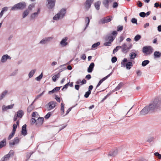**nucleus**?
Listing matches in <instances>:
<instances>
[{"mask_svg":"<svg viewBox=\"0 0 161 161\" xmlns=\"http://www.w3.org/2000/svg\"><path fill=\"white\" fill-rule=\"evenodd\" d=\"M31 122L32 123L34 124L35 123H36V120L34 118H32L31 119Z\"/></svg>","mask_w":161,"mask_h":161,"instance_id":"nucleus-62","label":"nucleus"},{"mask_svg":"<svg viewBox=\"0 0 161 161\" xmlns=\"http://www.w3.org/2000/svg\"><path fill=\"white\" fill-rule=\"evenodd\" d=\"M44 118L42 117H39L36 120V125L37 126L42 125L43 122Z\"/></svg>","mask_w":161,"mask_h":161,"instance_id":"nucleus-12","label":"nucleus"},{"mask_svg":"<svg viewBox=\"0 0 161 161\" xmlns=\"http://www.w3.org/2000/svg\"><path fill=\"white\" fill-rule=\"evenodd\" d=\"M112 17L111 16H108L103 18L101 19L99 21V24H103L109 22L112 20Z\"/></svg>","mask_w":161,"mask_h":161,"instance_id":"nucleus-6","label":"nucleus"},{"mask_svg":"<svg viewBox=\"0 0 161 161\" xmlns=\"http://www.w3.org/2000/svg\"><path fill=\"white\" fill-rule=\"evenodd\" d=\"M39 116L38 113L36 112H34L32 114V116L34 117H38Z\"/></svg>","mask_w":161,"mask_h":161,"instance_id":"nucleus-51","label":"nucleus"},{"mask_svg":"<svg viewBox=\"0 0 161 161\" xmlns=\"http://www.w3.org/2000/svg\"><path fill=\"white\" fill-rule=\"evenodd\" d=\"M117 60V58L116 57H113L111 59V61L112 63H115Z\"/></svg>","mask_w":161,"mask_h":161,"instance_id":"nucleus-54","label":"nucleus"},{"mask_svg":"<svg viewBox=\"0 0 161 161\" xmlns=\"http://www.w3.org/2000/svg\"><path fill=\"white\" fill-rule=\"evenodd\" d=\"M53 39V37H45L42 39L39 42L40 44H44L49 42Z\"/></svg>","mask_w":161,"mask_h":161,"instance_id":"nucleus-8","label":"nucleus"},{"mask_svg":"<svg viewBox=\"0 0 161 161\" xmlns=\"http://www.w3.org/2000/svg\"><path fill=\"white\" fill-rule=\"evenodd\" d=\"M153 137H151V138H150L148 139L147 141V142H152L153 140Z\"/></svg>","mask_w":161,"mask_h":161,"instance_id":"nucleus-63","label":"nucleus"},{"mask_svg":"<svg viewBox=\"0 0 161 161\" xmlns=\"http://www.w3.org/2000/svg\"><path fill=\"white\" fill-rule=\"evenodd\" d=\"M94 63H92L90 64L88 68L87 71L88 72L91 73L92 72L94 67Z\"/></svg>","mask_w":161,"mask_h":161,"instance_id":"nucleus-21","label":"nucleus"},{"mask_svg":"<svg viewBox=\"0 0 161 161\" xmlns=\"http://www.w3.org/2000/svg\"><path fill=\"white\" fill-rule=\"evenodd\" d=\"M14 151L13 150H11L7 154L10 157L11 156H13L14 155Z\"/></svg>","mask_w":161,"mask_h":161,"instance_id":"nucleus-50","label":"nucleus"},{"mask_svg":"<svg viewBox=\"0 0 161 161\" xmlns=\"http://www.w3.org/2000/svg\"><path fill=\"white\" fill-rule=\"evenodd\" d=\"M141 38V36L140 35H137L134 37V39L135 41H139Z\"/></svg>","mask_w":161,"mask_h":161,"instance_id":"nucleus-42","label":"nucleus"},{"mask_svg":"<svg viewBox=\"0 0 161 161\" xmlns=\"http://www.w3.org/2000/svg\"><path fill=\"white\" fill-rule=\"evenodd\" d=\"M118 153V150L117 149H114V150L110 152L108 155L114 157L117 155Z\"/></svg>","mask_w":161,"mask_h":161,"instance_id":"nucleus-22","label":"nucleus"},{"mask_svg":"<svg viewBox=\"0 0 161 161\" xmlns=\"http://www.w3.org/2000/svg\"><path fill=\"white\" fill-rule=\"evenodd\" d=\"M6 144V139H4L0 142V149L5 146Z\"/></svg>","mask_w":161,"mask_h":161,"instance_id":"nucleus-26","label":"nucleus"},{"mask_svg":"<svg viewBox=\"0 0 161 161\" xmlns=\"http://www.w3.org/2000/svg\"><path fill=\"white\" fill-rule=\"evenodd\" d=\"M19 142V138L18 137H15L13 140H12L9 142V145L10 146L14 145L16 144H18Z\"/></svg>","mask_w":161,"mask_h":161,"instance_id":"nucleus-10","label":"nucleus"},{"mask_svg":"<svg viewBox=\"0 0 161 161\" xmlns=\"http://www.w3.org/2000/svg\"><path fill=\"white\" fill-rule=\"evenodd\" d=\"M26 125H24L22 128L21 134L22 135L25 136L27 134V131L26 130Z\"/></svg>","mask_w":161,"mask_h":161,"instance_id":"nucleus-18","label":"nucleus"},{"mask_svg":"<svg viewBox=\"0 0 161 161\" xmlns=\"http://www.w3.org/2000/svg\"><path fill=\"white\" fill-rule=\"evenodd\" d=\"M100 42H97L96 43H95L92 45V48H96L97 46L100 45Z\"/></svg>","mask_w":161,"mask_h":161,"instance_id":"nucleus-43","label":"nucleus"},{"mask_svg":"<svg viewBox=\"0 0 161 161\" xmlns=\"http://www.w3.org/2000/svg\"><path fill=\"white\" fill-rule=\"evenodd\" d=\"M64 104L63 103H61V113L62 115H63L64 114Z\"/></svg>","mask_w":161,"mask_h":161,"instance_id":"nucleus-32","label":"nucleus"},{"mask_svg":"<svg viewBox=\"0 0 161 161\" xmlns=\"http://www.w3.org/2000/svg\"><path fill=\"white\" fill-rule=\"evenodd\" d=\"M10 157L8 155H5L2 159V161H7L9 159Z\"/></svg>","mask_w":161,"mask_h":161,"instance_id":"nucleus-34","label":"nucleus"},{"mask_svg":"<svg viewBox=\"0 0 161 161\" xmlns=\"http://www.w3.org/2000/svg\"><path fill=\"white\" fill-rule=\"evenodd\" d=\"M127 61L128 60L127 58H124L121 63V66L124 67H126V63H125L127 62Z\"/></svg>","mask_w":161,"mask_h":161,"instance_id":"nucleus-27","label":"nucleus"},{"mask_svg":"<svg viewBox=\"0 0 161 161\" xmlns=\"http://www.w3.org/2000/svg\"><path fill=\"white\" fill-rule=\"evenodd\" d=\"M32 103L27 108V111L28 112H31L33 109L34 107Z\"/></svg>","mask_w":161,"mask_h":161,"instance_id":"nucleus-36","label":"nucleus"},{"mask_svg":"<svg viewBox=\"0 0 161 161\" xmlns=\"http://www.w3.org/2000/svg\"><path fill=\"white\" fill-rule=\"evenodd\" d=\"M153 49L151 46H146L142 48V52L145 55H150L153 51Z\"/></svg>","mask_w":161,"mask_h":161,"instance_id":"nucleus-4","label":"nucleus"},{"mask_svg":"<svg viewBox=\"0 0 161 161\" xmlns=\"http://www.w3.org/2000/svg\"><path fill=\"white\" fill-rule=\"evenodd\" d=\"M29 11L28 10H25L23 14V18H25V17L26 16H27V15L29 13Z\"/></svg>","mask_w":161,"mask_h":161,"instance_id":"nucleus-37","label":"nucleus"},{"mask_svg":"<svg viewBox=\"0 0 161 161\" xmlns=\"http://www.w3.org/2000/svg\"><path fill=\"white\" fill-rule=\"evenodd\" d=\"M139 15L142 17H144L146 15V14L145 12H141L139 14Z\"/></svg>","mask_w":161,"mask_h":161,"instance_id":"nucleus-55","label":"nucleus"},{"mask_svg":"<svg viewBox=\"0 0 161 161\" xmlns=\"http://www.w3.org/2000/svg\"><path fill=\"white\" fill-rule=\"evenodd\" d=\"M118 6V4L116 2H114L113 4V7L114 8H117Z\"/></svg>","mask_w":161,"mask_h":161,"instance_id":"nucleus-57","label":"nucleus"},{"mask_svg":"<svg viewBox=\"0 0 161 161\" xmlns=\"http://www.w3.org/2000/svg\"><path fill=\"white\" fill-rule=\"evenodd\" d=\"M45 91H43L40 94H39L37 95L36 97V98L34 99L33 102H32V103H33L34 102H35L39 98L41 97L44 93Z\"/></svg>","mask_w":161,"mask_h":161,"instance_id":"nucleus-30","label":"nucleus"},{"mask_svg":"<svg viewBox=\"0 0 161 161\" xmlns=\"http://www.w3.org/2000/svg\"><path fill=\"white\" fill-rule=\"evenodd\" d=\"M137 55L136 54L133 52H131L130 54V59H134Z\"/></svg>","mask_w":161,"mask_h":161,"instance_id":"nucleus-28","label":"nucleus"},{"mask_svg":"<svg viewBox=\"0 0 161 161\" xmlns=\"http://www.w3.org/2000/svg\"><path fill=\"white\" fill-rule=\"evenodd\" d=\"M32 153H26V157L27 158V160H28L29 159Z\"/></svg>","mask_w":161,"mask_h":161,"instance_id":"nucleus-46","label":"nucleus"},{"mask_svg":"<svg viewBox=\"0 0 161 161\" xmlns=\"http://www.w3.org/2000/svg\"><path fill=\"white\" fill-rule=\"evenodd\" d=\"M51 115V113L50 112H49L45 116V118L46 119H48L49 118Z\"/></svg>","mask_w":161,"mask_h":161,"instance_id":"nucleus-58","label":"nucleus"},{"mask_svg":"<svg viewBox=\"0 0 161 161\" xmlns=\"http://www.w3.org/2000/svg\"><path fill=\"white\" fill-rule=\"evenodd\" d=\"M121 47L122 51L125 53H127L128 51L129 50L130 48V47H128L125 43H124Z\"/></svg>","mask_w":161,"mask_h":161,"instance_id":"nucleus-13","label":"nucleus"},{"mask_svg":"<svg viewBox=\"0 0 161 161\" xmlns=\"http://www.w3.org/2000/svg\"><path fill=\"white\" fill-rule=\"evenodd\" d=\"M118 34V33L117 31H113L111 34H110V35H112V36H114V37L115 36V37H116V36H117V34Z\"/></svg>","mask_w":161,"mask_h":161,"instance_id":"nucleus-59","label":"nucleus"},{"mask_svg":"<svg viewBox=\"0 0 161 161\" xmlns=\"http://www.w3.org/2000/svg\"><path fill=\"white\" fill-rule=\"evenodd\" d=\"M153 55L154 58H159L161 57V53L159 51H155Z\"/></svg>","mask_w":161,"mask_h":161,"instance_id":"nucleus-19","label":"nucleus"},{"mask_svg":"<svg viewBox=\"0 0 161 161\" xmlns=\"http://www.w3.org/2000/svg\"><path fill=\"white\" fill-rule=\"evenodd\" d=\"M26 6V4L24 2H22L15 4L12 7L11 10H22L24 9Z\"/></svg>","mask_w":161,"mask_h":161,"instance_id":"nucleus-2","label":"nucleus"},{"mask_svg":"<svg viewBox=\"0 0 161 161\" xmlns=\"http://www.w3.org/2000/svg\"><path fill=\"white\" fill-rule=\"evenodd\" d=\"M8 92L7 90H5L0 95V100H2L7 95Z\"/></svg>","mask_w":161,"mask_h":161,"instance_id":"nucleus-24","label":"nucleus"},{"mask_svg":"<svg viewBox=\"0 0 161 161\" xmlns=\"http://www.w3.org/2000/svg\"><path fill=\"white\" fill-rule=\"evenodd\" d=\"M113 70L112 71V72L110 73L109 74H108V75L105 76V77L103 78L102 79H101L99 81V82L98 84H97L96 88H97L103 82V81L105 80L106 79H107L108 77H109L113 73Z\"/></svg>","mask_w":161,"mask_h":161,"instance_id":"nucleus-11","label":"nucleus"},{"mask_svg":"<svg viewBox=\"0 0 161 161\" xmlns=\"http://www.w3.org/2000/svg\"><path fill=\"white\" fill-rule=\"evenodd\" d=\"M91 4H92L90 3H89L86 2L85 5V8L87 10H88L90 8Z\"/></svg>","mask_w":161,"mask_h":161,"instance_id":"nucleus-40","label":"nucleus"},{"mask_svg":"<svg viewBox=\"0 0 161 161\" xmlns=\"http://www.w3.org/2000/svg\"><path fill=\"white\" fill-rule=\"evenodd\" d=\"M42 73L39 76L36 78V80L37 81H40L42 77Z\"/></svg>","mask_w":161,"mask_h":161,"instance_id":"nucleus-48","label":"nucleus"},{"mask_svg":"<svg viewBox=\"0 0 161 161\" xmlns=\"http://www.w3.org/2000/svg\"><path fill=\"white\" fill-rule=\"evenodd\" d=\"M14 105V104L8 106L3 105L2 107V110L4 111H5L7 110L8 109H12L13 108Z\"/></svg>","mask_w":161,"mask_h":161,"instance_id":"nucleus-17","label":"nucleus"},{"mask_svg":"<svg viewBox=\"0 0 161 161\" xmlns=\"http://www.w3.org/2000/svg\"><path fill=\"white\" fill-rule=\"evenodd\" d=\"M69 85V83H68L67 84H66V85H65L63 87L62 90H63L65 88V89H67L68 87V86Z\"/></svg>","mask_w":161,"mask_h":161,"instance_id":"nucleus-60","label":"nucleus"},{"mask_svg":"<svg viewBox=\"0 0 161 161\" xmlns=\"http://www.w3.org/2000/svg\"><path fill=\"white\" fill-rule=\"evenodd\" d=\"M91 93V91H88L87 92H86L85 93V94L84 95V97L87 98L89 95Z\"/></svg>","mask_w":161,"mask_h":161,"instance_id":"nucleus-47","label":"nucleus"},{"mask_svg":"<svg viewBox=\"0 0 161 161\" xmlns=\"http://www.w3.org/2000/svg\"><path fill=\"white\" fill-rule=\"evenodd\" d=\"M15 132L13 131L12 132V133L9 135L8 139V140H10L14 136Z\"/></svg>","mask_w":161,"mask_h":161,"instance_id":"nucleus-45","label":"nucleus"},{"mask_svg":"<svg viewBox=\"0 0 161 161\" xmlns=\"http://www.w3.org/2000/svg\"><path fill=\"white\" fill-rule=\"evenodd\" d=\"M56 103L54 101H51L47 104V108L48 110H50L54 108L56 106Z\"/></svg>","mask_w":161,"mask_h":161,"instance_id":"nucleus-7","label":"nucleus"},{"mask_svg":"<svg viewBox=\"0 0 161 161\" xmlns=\"http://www.w3.org/2000/svg\"><path fill=\"white\" fill-rule=\"evenodd\" d=\"M122 47L120 46H117L115 48H114L113 50V54H114L116 52H117L118 50H119L120 48H121Z\"/></svg>","mask_w":161,"mask_h":161,"instance_id":"nucleus-39","label":"nucleus"},{"mask_svg":"<svg viewBox=\"0 0 161 161\" xmlns=\"http://www.w3.org/2000/svg\"><path fill=\"white\" fill-rule=\"evenodd\" d=\"M17 125H16L15 124H13V129L12 131L15 132L17 128Z\"/></svg>","mask_w":161,"mask_h":161,"instance_id":"nucleus-49","label":"nucleus"},{"mask_svg":"<svg viewBox=\"0 0 161 161\" xmlns=\"http://www.w3.org/2000/svg\"><path fill=\"white\" fill-rule=\"evenodd\" d=\"M101 2L99 1H98L95 3L94 5L96 8L97 10H98L100 9V5Z\"/></svg>","mask_w":161,"mask_h":161,"instance_id":"nucleus-33","label":"nucleus"},{"mask_svg":"<svg viewBox=\"0 0 161 161\" xmlns=\"http://www.w3.org/2000/svg\"><path fill=\"white\" fill-rule=\"evenodd\" d=\"M154 154L155 156L158 157V159H161V155L159 154V153L158 152L155 153Z\"/></svg>","mask_w":161,"mask_h":161,"instance_id":"nucleus-52","label":"nucleus"},{"mask_svg":"<svg viewBox=\"0 0 161 161\" xmlns=\"http://www.w3.org/2000/svg\"><path fill=\"white\" fill-rule=\"evenodd\" d=\"M126 68L127 69H130L132 67L133 64L131 62H129L126 63Z\"/></svg>","mask_w":161,"mask_h":161,"instance_id":"nucleus-31","label":"nucleus"},{"mask_svg":"<svg viewBox=\"0 0 161 161\" xmlns=\"http://www.w3.org/2000/svg\"><path fill=\"white\" fill-rule=\"evenodd\" d=\"M60 76V73H58L57 75L53 76L52 77L53 80L54 81H56L57 79L59 78Z\"/></svg>","mask_w":161,"mask_h":161,"instance_id":"nucleus-29","label":"nucleus"},{"mask_svg":"<svg viewBox=\"0 0 161 161\" xmlns=\"http://www.w3.org/2000/svg\"><path fill=\"white\" fill-rule=\"evenodd\" d=\"M48 4L47 7L51 9L53 8L55 6L56 0H47Z\"/></svg>","mask_w":161,"mask_h":161,"instance_id":"nucleus-9","label":"nucleus"},{"mask_svg":"<svg viewBox=\"0 0 161 161\" xmlns=\"http://www.w3.org/2000/svg\"><path fill=\"white\" fill-rule=\"evenodd\" d=\"M123 29V26H117V31H121Z\"/></svg>","mask_w":161,"mask_h":161,"instance_id":"nucleus-53","label":"nucleus"},{"mask_svg":"<svg viewBox=\"0 0 161 161\" xmlns=\"http://www.w3.org/2000/svg\"><path fill=\"white\" fill-rule=\"evenodd\" d=\"M115 38V36L114 37L112 35L108 34L105 38V40L107 42L103 44L105 46H109L111 45V43Z\"/></svg>","mask_w":161,"mask_h":161,"instance_id":"nucleus-3","label":"nucleus"},{"mask_svg":"<svg viewBox=\"0 0 161 161\" xmlns=\"http://www.w3.org/2000/svg\"><path fill=\"white\" fill-rule=\"evenodd\" d=\"M66 9H61L59 12V13L56 14L53 18V19L54 20H58L62 19L65 15L66 13Z\"/></svg>","mask_w":161,"mask_h":161,"instance_id":"nucleus-5","label":"nucleus"},{"mask_svg":"<svg viewBox=\"0 0 161 161\" xmlns=\"http://www.w3.org/2000/svg\"><path fill=\"white\" fill-rule=\"evenodd\" d=\"M123 85V84L122 83H120L119 84L118 86L115 88V91H117L120 89Z\"/></svg>","mask_w":161,"mask_h":161,"instance_id":"nucleus-41","label":"nucleus"},{"mask_svg":"<svg viewBox=\"0 0 161 161\" xmlns=\"http://www.w3.org/2000/svg\"><path fill=\"white\" fill-rule=\"evenodd\" d=\"M149 63V61L148 60H145L142 62V66H145Z\"/></svg>","mask_w":161,"mask_h":161,"instance_id":"nucleus-38","label":"nucleus"},{"mask_svg":"<svg viewBox=\"0 0 161 161\" xmlns=\"http://www.w3.org/2000/svg\"><path fill=\"white\" fill-rule=\"evenodd\" d=\"M68 40L67 37H65L60 42V44L63 47L66 46L68 44L67 41Z\"/></svg>","mask_w":161,"mask_h":161,"instance_id":"nucleus-15","label":"nucleus"},{"mask_svg":"<svg viewBox=\"0 0 161 161\" xmlns=\"http://www.w3.org/2000/svg\"><path fill=\"white\" fill-rule=\"evenodd\" d=\"M75 89L77 90H78L80 88V86L79 85H75Z\"/></svg>","mask_w":161,"mask_h":161,"instance_id":"nucleus-61","label":"nucleus"},{"mask_svg":"<svg viewBox=\"0 0 161 161\" xmlns=\"http://www.w3.org/2000/svg\"><path fill=\"white\" fill-rule=\"evenodd\" d=\"M24 114V112L21 110H19L17 112V114L16 115L18 118H22Z\"/></svg>","mask_w":161,"mask_h":161,"instance_id":"nucleus-20","label":"nucleus"},{"mask_svg":"<svg viewBox=\"0 0 161 161\" xmlns=\"http://www.w3.org/2000/svg\"><path fill=\"white\" fill-rule=\"evenodd\" d=\"M8 59H10V57L7 54L5 55L2 56L1 58V61L2 63L5 62Z\"/></svg>","mask_w":161,"mask_h":161,"instance_id":"nucleus-16","label":"nucleus"},{"mask_svg":"<svg viewBox=\"0 0 161 161\" xmlns=\"http://www.w3.org/2000/svg\"><path fill=\"white\" fill-rule=\"evenodd\" d=\"M85 20L86 23H87V24H86V28L88 25L90 21V19H89V17H87L85 19Z\"/></svg>","mask_w":161,"mask_h":161,"instance_id":"nucleus-44","label":"nucleus"},{"mask_svg":"<svg viewBox=\"0 0 161 161\" xmlns=\"http://www.w3.org/2000/svg\"><path fill=\"white\" fill-rule=\"evenodd\" d=\"M138 5L139 7H141L142 6V3L140 1H138Z\"/></svg>","mask_w":161,"mask_h":161,"instance_id":"nucleus-64","label":"nucleus"},{"mask_svg":"<svg viewBox=\"0 0 161 161\" xmlns=\"http://www.w3.org/2000/svg\"><path fill=\"white\" fill-rule=\"evenodd\" d=\"M40 8H39L37 11L36 12H35L32 14L31 16V19H34L36 17H37L38 16V15L40 13Z\"/></svg>","mask_w":161,"mask_h":161,"instance_id":"nucleus-14","label":"nucleus"},{"mask_svg":"<svg viewBox=\"0 0 161 161\" xmlns=\"http://www.w3.org/2000/svg\"><path fill=\"white\" fill-rule=\"evenodd\" d=\"M60 88V87H57L55 88L54 89H53L51 91H49L48 92L49 94H52L53 93L56 92H58V91Z\"/></svg>","mask_w":161,"mask_h":161,"instance_id":"nucleus-25","label":"nucleus"},{"mask_svg":"<svg viewBox=\"0 0 161 161\" xmlns=\"http://www.w3.org/2000/svg\"><path fill=\"white\" fill-rule=\"evenodd\" d=\"M36 69H35L34 70H31L29 73L28 75L29 78H31L32 77L34 74L35 72H36Z\"/></svg>","mask_w":161,"mask_h":161,"instance_id":"nucleus-35","label":"nucleus"},{"mask_svg":"<svg viewBox=\"0 0 161 161\" xmlns=\"http://www.w3.org/2000/svg\"><path fill=\"white\" fill-rule=\"evenodd\" d=\"M109 0H104L103 1V3L104 7L107 9H108L109 8Z\"/></svg>","mask_w":161,"mask_h":161,"instance_id":"nucleus-23","label":"nucleus"},{"mask_svg":"<svg viewBox=\"0 0 161 161\" xmlns=\"http://www.w3.org/2000/svg\"><path fill=\"white\" fill-rule=\"evenodd\" d=\"M161 107V99L155 98L148 105L144 108L140 112V114L145 115L149 112H153Z\"/></svg>","mask_w":161,"mask_h":161,"instance_id":"nucleus-1","label":"nucleus"},{"mask_svg":"<svg viewBox=\"0 0 161 161\" xmlns=\"http://www.w3.org/2000/svg\"><path fill=\"white\" fill-rule=\"evenodd\" d=\"M131 21L132 23L133 24H136V25L137 24V20L135 18H132L131 20Z\"/></svg>","mask_w":161,"mask_h":161,"instance_id":"nucleus-56","label":"nucleus"}]
</instances>
